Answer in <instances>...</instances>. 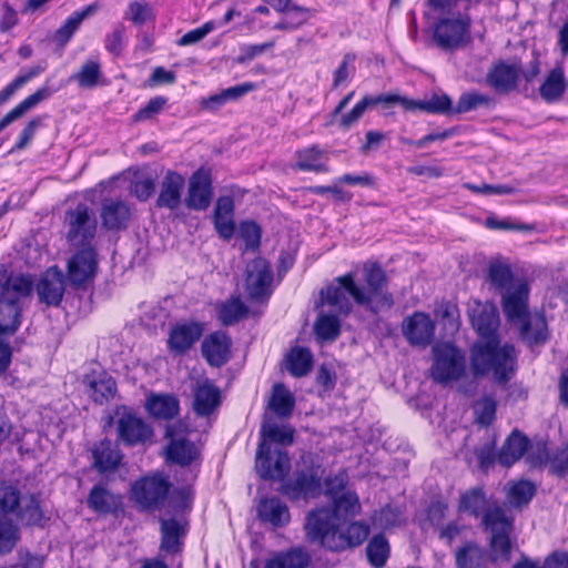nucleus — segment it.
I'll return each instance as SVG.
<instances>
[{"instance_id": "nucleus-1", "label": "nucleus", "mask_w": 568, "mask_h": 568, "mask_svg": "<svg viewBox=\"0 0 568 568\" xmlns=\"http://www.w3.org/2000/svg\"><path fill=\"white\" fill-rule=\"evenodd\" d=\"M363 278L366 286L356 283L353 273L336 277L332 284L321 290L322 302L336 307L343 316H347L352 312L353 306L349 298L373 314L390 310L394 305V297L387 290L388 278L382 266L375 262L365 263Z\"/></svg>"}, {"instance_id": "nucleus-2", "label": "nucleus", "mask_w": 568, "mask_h": 568, "mask_svg": "<svg viewBox=\"0 0 568 568\" xmlns=\"http://www.w3.org/2000/svg\"><path fill=\"white\" fill-rule=\"evenodd\" d=\"M470 371L475 378L491 374L493 381L505 386L516 374L517 352L514 345H500L498 338L479 339L470 348Z\"/></svg>"}, {"instance_id": "nucleus-3", "label": "nucleus", "mask_w": 568, "mask_h": 568, "mask_svg": "<svg viewBox=\"0 0 568 568\" xmlns=\"http://www.w3.org/2000/svg\"><path fill=\"white\" fill-rule=\"evenodd\" d=\"M33 281L30 275L0 268V334L12 335L21 322L20 301L30 296Z\"/></svg>"}, {"instance_id": "nucleus-4", "label": "nucleus", "mask_w": 568, "mask_h": 568, "mask_svg": "<svg viewBox=\"0 0 568 568\" xmlns=\"http://www.w3.org/2000/svg\"><path fill=\"white\" fill-rule=\"evenodd\" d=\"M481 526L489 535L487 557L489 561L507 562L510 560L514 518L508 516L501 505H491L483 515Z\"/></svg>"}, {"instance_id": "nucleus-5", "label": "nucleus", "mask_w": 568, "mask_h": 568, "mask_svg": "<svg viewBox=\"0 0 568 568\" xmlns=\"http://www.w3.org/2000/svg\"><path fill=\"white\" fill-rule=\"evenodd\" d=\"M465 374L466 358L459 348L449 343L434 347L430 376L435 383L447 385L459 381Z\"/></svg>"}, {"instance_id": "nucleus-6", "label": "nucleus", "mask_w": 568, "mask_h": 568, "mask_svg": "<svg viewBox=\"0 0 568 568\" xmlns=\"http://www.w3.org/2000/svg\"><path fill=\"white\" fill-rule=\"evenodd\" d=\"M64 223L68 227L67 240L74 246L92 245L98 222L95 214L85 203H78L65 211Z\"/></svg>"}, {"instance_id": "nucleus-7", "label": "nucleus", "mask_w": 568, "mask_h": 568, "mask_svg": "<svg viewBox=\"0 0 568 568\" xmlns=\"http://www.w3.org/2000/svg\"><path fill=\"white\" fill-rule=\"evenodd\" d=\"M470 18L458 14L455 18H442L435 24L433 39L444 51H455L470 41Z\"/></svg>"}, {"instance_id": "nucleus-8", "label": "nucleus", "mask_w": 568, "mask_h": 568, "mask_svg": "<svg viewBox=\"0 0 568 568\" xmlns=\"http://www.w3.org/2000/svg\"><path fill=\"white\" fill-rule=\"evenodd\" d=\"M337 518L331 507H320L311 510L305 519L304 530L310 542H318L329 550L337 532Z\"/></svg>"}, {"instance_id": "nucleus-9", "label": "nucleus", "mask_w": 568, "mask_h": 568, "mask_svg": "<svg viewBox=\"0 0 568 568\" xmlns=\"http://www.w3.org/2000/svg\"><path fill=\"white\" fill-rule=\"evenodd\" d=\"M118 440L124 446L144 445L153 436V428L136 413L123 407L116 410Z\"/></svg>"}, {"instance_id": "nucleus-10", "label": "nucleus", "mask_w": 568, "mask_h": 568, "mask_svg": "<svg viewBox=\"0 0 568 568\" xmlns=\"http://www.w3.org/2000/svg\"><path fill=\"white\" fill-rule=\"evenodd\" d=\"M68 261L67 280L73 288H85L98 272V254L92 245L80 246Z\"/></svg>"}, {"instance_id": "nucleus-11", "label": "nucleus", "mask_w": 568, "mask_h": 568, "mask_svg": "<svg viewBox=\"0 0 568 568\" xmlns=\"http://www.w3.org/2000/svg\"><path fill=\"white\" fill-rule=\"evenodd\" d=\"M278 491L292 501L316 498L322 493V478L313 469L297 470L282 480Z\"/></svg>"}, {"instance_id": "nucleus-12", "label": "nucleus", "mask_w": 568, "mask_h": 568, "mask_svg": "<svg viewBox=\"0 0 568 568\" xmlns=\"http://www.w3.org/2000/svg\"><path fill=\"white\" fill-rule=\"evenodd\" d=\"M255 467L263 479L283 480L290 471L291 462L286 452L272 450L267 443H260Z\"/></svg>"}, {"instance_id": "nucleus-13", "label": "nucleus", "mask_w": 568, "mask_h": 568, "mask_svg": "<svg viewBox=\"0 0 568 568\" xmlns=\"http://www.w3.org/2000/svg\"><path fill=\"white\" fill-rule=\"evenodd\" d=\"M169 489L170 483L164 477H144L132 486V498L143 509H153L165 500Z\"/></svg>"}, {"instance_id": "nucleus-14", "label": "nucleus", "mask_w": 568, "mask_h": 568, "mask_svg": "<svg viewBox=\"0 0 568 568\" xmlns=\"http://www.w3.org/2000/svg\"><path fill=\"white\" fill-rule=\"evenodd\" d=\"M272 282L273 272L265 258L256 257L246 265L245 290L251 300L268 297Z\"/></svg>"}, {"instance_id": "nucleus-15", "label": "nucleus", "mask_w": 568, "mask_h": 568, "mask_svg": "<svg viewBox=\"0 0 568 568\" xmlns=\"http://www.w3.org/2000/svg\"><path fill=\"white\" fill-rule=\"evenodd\" d=\"M213 199L212 176L207 169L196 170L189 179L187 194L184 204L193 211H205Z\"/></svg>"}, {"instance_id": "nucleus-16", "label": "nucleus", "mask_w": 568, "mask_h": 568, "mask_svg": "<svg viewBox=\"0 0 568 568\" xmlns=\"http://www.w3.org/2000/svg\"><path fill=\"white\" fill-rule=\"evenodd\" d=\"M67 281V276L58 265L50 266L36 286L39 301L47 306H59L64 295Z\"/></svg>"}, {"instance_id": "nucleus-17", "label": "nucleus", "mask_w": 568, "mask_h": 568, "mask_svg": "<svg viewBox=\"0 0 568 568\" xmlns=\"http://www.w3.org/2000/svg\"><path fill=\"white\" fill-rule=\"evenodd\" d=\"M402 333L410 345L425 347L434 338L435 324L428 314L415 312L403 321Z\"/></svg>"}, {"instance_id": "nucleus-18", "label": "nucleus", "mask_w": 568, "mask_h": 568, "mask_svg": "<svg viewBox=\"0 0 568 568\" xmlns=\"http://www.w3.org/2000/svg\"><path fill=\"white\" fill-rule=\"evenodd\" d=\"M203 333L204 326L202 323L193 321L178 323L170 329L168 348L176 355H183L193 347Z\"/></svg>"}, {"instance_id": "nucleus-19", "label": "nucleus", "mask_w": 568, "mask_h": 568, "mask_svg": "<svg viewBox=\"0 0 568 568\" xmlns=\"http://www.w3.org/2000/svg\"><path fill=\"white\" fill-rule=\"evenodd\" d=\"M231 347L230 336L223 331H216L204 337L201 353L210 366L221 367L230 361Z\"/></svg>"}, {"instance_id": "nucleus-20", "label": "nucleus", "mask_w": 568, "mask_h": 568, "mask_svg": "<svg viewBox=\"0 0 568 568\" xmlns=\"http://www.w3.org/2000/svg\"><path fill=\"white\" fill-rule=\"evenodd\" d=\"M192 408L196 416L207 417L221 405V390L213 381L204 378L192 388Z\"/></svg>"}, {"instance_id": "nucleus-21", "label": "nucleus", "mask_w": 568, "mask_h": 568, "mask_svg": "<svg viewBox=\"0 0 568 568\" xmlns=\"http://www.w3.org/2000/svg\"><path fill=\"white\" fill-rule=\"evenodd\" d=\"M87 506L99 515L118 516L123 510V498L104 485H94L87 497Z\"/></svg>"}, {"instance_id": "nucleus-22", "label": "nucleus", "mask_w": 568, "mask_h": 568, "mask_svg": "<svg viewBox=\"0 0 568 568\" xmlns=\"http://www.w3.org/2000/svg\"><path fill=\"white\" fill-rule=\"evenodd\" d=\"M529 288L526 283L518 284L503 295L501 306L507 321L516 326L530 314L528 311Z\"/></svg>"}, {"instance_id": "nucleus-23", "label": "nucleus", "mask_w": 568, "mask_h": 568, "mask_svg": "<svg viewBox=\"0 0 568 568\" xmlns=\"http://www.w3.org/2000/svg\"><path fill=\"white\" fill-rule=\"evenodd\" d=\"M395 103L400 104L405 110L415 111L420 110L427 113L433 114H445L453 115L454 114V104L452 99L443 93L436 94L434 93L429 99L426 100H412L405 97H400L396 94Z\"/></svg>"}, {"instance_id": "nucleus-24", "label": "nucleus", "mask_w": 568, "mask_h": 568, "mask_svg": "<svg viewBox=\"0 0 568 568\" xmlns=\"http://www.w3.org/2000/svg\"><path fill=\"white\" fill-rule=\"evenodd\" d=\"M516 327H518L521 341L529 346L542 345L549 338L547 321L541 312L528 314Z\"/></svg>"}, {"instance_id": "nucleus-25", "label": "nucleus", "mask_w": 568, "mask_h": 568, "mask_svg": "<svg viewBox=\"0 0 568 568\" xmlns=\"http://www.w3.org/2000/svg\"><path fill=\"white\" fill-rule=\"evenodd\" d=\"M185 180L176 171L169 170L160 183V193L156 199L158 207L176 210L181 204L182 190Z\"/></svg>"}, {"instance_id": "nucleus-26", "label": "nucleus", "mask_w": 568, "mask_h": 568, "mask_svg": "<svg viewBox=\"0 0 568 568\" xmlns=\"http://www.w3.org/2000/svg\"><path fill=\"white\" fill-rule=\"evenodd\" d=\"M369 526L364 521H352L343 530L337 529L329 550L342 552L361 546L369 535Z\"/></svg>"}, {"instance_id": "nucleus-27", "label": "nucleus", "mask_w": 568, "mask_h": 568, "mask_svg": "<svg viewBox=\"0 0 568 568\" xmlns=\"http://www.w3.org/2000/svg\"><path fill=\"white\" fill-rule=\"evenodd\" d=\"M100 216L104 229L119 231L128 226L131 211L126 202L120 199H105L102 201Z\"/></svg>"}, {"instance_id": "nucleus-28", "label": "nucleus", "mask_w": 568, "mask_h": 568, "mask_svg": "<svg viewBox=\"0 0 568 568\" xmlns=\"http://www.w3.org/2000/svg\"><path fill=\"white\" fill-rule=\"evenodd\" d=\"M93 457V468L100 474L114 471L120 466L123 455L118 445L110 439H103L97 443L91 449Z\"/></svg>"}, {"instance_id": "nucleus-29", "label": "nucleus", "mask_w": 568, "mask_h": 568, "mask_svg": "<svg viewBox=\"0 0 568 568\" xmlns=\"http://www.w3.org/2000/svg\"><path fill=\"white\" fill-rule=\"evenodd\" d=\"M173 428L166 427L165 436L171 438L165 448L166 460L183 467L191 465L199 455L195 445L186 438H173Z\"/></svg>"}, {"instance_id": "nucleus-30", "label": "nucleus", "mask_w": 568, "mask_h": 568, "mask_svg": "<svg viewBox=\"0 0 568 568\" xmlns=\"http://www.w3.org/2000/svg\"><path fill=\"white\" fill-rule=\"evenodd\" d=\"M312 562L310 551L302 546L277 551L265 560L264 568H308Z\"/></svg>"}, {"instance_id": "nucleus-31", "label": "nucleus", "mask_w": 568, "mask_h": 568, "mask_svg": "<svg viewBox=\"0 0 568 568\" xmlns=\"http://www.w3.org/2000/svg\"><path fill=\"white\" fill-rule=\"evenodd\" d=\"M456 568H487L486 549L475 540H466L454 551Z\"/></svg>"}, {"instance_id": "nucleus-32", "label": "nucleus", "mask_w": 568, "mask_h": 568, "mask_svg": "<svg viewBox=\"0 0 568 568\" xmlns=\"http://www.w3.org/2000/svg\"><path fill=\"white\" fill-rule=\"evenodd\" d=\"M57 89L43 85L39 88L34 93L27 97L23 101L17 104L0 120V132L9 126L12 122L22 118L30 110L36 108L39 103L48 100Z\"/></svg>"}, {"instance_id": "nucleus-33", "label": "nucleus", "mask_w": 568, "mask_h": 568, "mask_svg": "<svg viewBox=\"0 0 568 568\" xmlns=\"http://www.w3.org/2000/svg\"><path fill=\"white\" fill-rule=\"evenodd\" d=\"M257 516L274 527H284L291 519L288 507L277 497L262 499L257 505Z\"/></svg>"}, {"instance_id": "nucleus-34", "label": "nucleus", "mask_w": 568, "mask_h": 568, "mask_svg": "<svg viewBox=\"0 0 568 568\" xmlns=\"http://www.w3.org/2000/svg\"><path fill=\"white\" fill-rule=\"evenodd\" d=\"M519 69L500 62L487 73V83L497 92H509L517 87Z\"/></svg>"}, {"instance_id": "nucleus-35", "label": "nucleus", "mask_w": 568, "mask_h": 568, "mask_svg": "<svg viewBox=\"0 0 568 568\" xmlns=\"http://www.w3.org/2000/svg\"><path fill=\"white\" fill-rule=\"evenodd\" d=\"M529 440L519 430H514L505 440L497 455V460L505 467H510L518 462L528 450Z\"/></svg>"}, {"instance_id": "nucleus-36", "label": "nucleus", "mask_w": 568, "mask_h": 568, "mask_svg": "<svg viewBox=\"0 0 568 568\" xmlns=\"http://www.w3.org/2000/svg\"><path fill=\"white\" fill-rule=\"evenodd\" d=\"M491 505L499 504L497 501H489L481 487H474L462 494L458 510L474 518H483V515Z\"/></svg>"}, {"instance_id": "nucleus-37", "label": "nucleus", "mask_w": 568, "mask_h": 568, "mask_svg": "<svg viewBox=\"0 0 568 568\" xmlns=\"http://www.w3.org/2000/svg\"><path fill=\"white\" fill-rule=\"evenodd\" d=\"M145 408L153 417L169 420L178 416L180 403L172 394H152L146 398Z\"/></svg>"}, {"instance_id": "nucleus-38", "label": "nucleus", "mask_w": 568, "mask_h": 568, "mask_svg": "<svg viewBox=\"0 0 568 568\" xmlns=\"http://www.w3.org/2000/svg\"><path fill=\"white\" fill-rule=\"evenodd\" d=\"M396 94H378L374 97H364L357 102L353 109L344 114L339 120V126L343 129L351 128L352 124L357 122L364 112L369 108L377 104L392 105L395 104Z\"/></svg>"}, {"instance_id": "nucleus-39", "label": "nucleus", "mask_w": 568, "mask_h": 568, "mask_svg": "<svg viewBox=\"0 0 568 568\" xmlns=\"http://www.w3.org/2000/svg\"><path fill=\"white\" fill-rule=\"evenodd\" d=\"M255 89L252 82L241 83L222 90L220 93L202 99L201 105L209 111H216L229 101H236Z\"/></svg>"}, {"instance_id": "nucleus-40", "label": "nucleus", "mask_w": 568, "mask_h": 568, "mask_svg": "<svg viewBox=\"0 0 568 568\" xmlns=\"http://www.w3.org/2000/svg\"><path fill=\"white\" fill-rule=\"evenodd\" d=\"M470 321L473 327L481 337L480 339L498 338L496 331L499 321L493 307H484L479 311H474Z\"/></svg>"}, {"instance_id": "nucleus-41", "label": "nucleus", "mask_w": 568, "mask_h": 568, "mask_svg": "<svg viewBox=\"0 0 568 568\" xmlns=\"http://www.w3.org/2000/svg\"><path fill=\"white\" fill-rule=\"evenodd\" d=\"M536 485L526 479L514 481L509 485L506 493V500L510 507L521 509L529 505L536 495Z\"/></svg>"}, {"instance_id": "nucleus-42", "label": "nucleus", "mask_w": 568, "mask_h": 568, "mask_svg": "<svg viewBox=\"0 0 568 568\" xmlns=\"http://www.w3.org/2000/svg\"><path fill=\"white\" fill-rule=\"evenodd\" d=\"M101 63L98 60H87L78 72L71 74L70 81L77 82L81 89H93L101 84L102 79Z\"/></svg>"}, {"instance_id": "nucleus-43", "label": "nucleus", "mask_w": 568, "mask_h": 568, "mask_svg": "<svg viewBox=\"0 0 568 568\" xmlns=\"http://www.w3.org/2000/svg\"><path fill=\"white\" fill-rule=\"evenodd\" d=\"M390 555V546L383 534L372 537L366 546L367 561L373 568H384Z\"/></svg>"}, {"instance_id": "nucleus-44", "label": "nucleus", "mask_w": 568, "mask_h": 568, "mask_svg": "<svg viewBox=\"0 0 568 568\" xmlns=\"http://www.w3.org/2000/svg\"><path fill=\"white\" fill-rule=\"evenodd\" d=\"M312 365L313 355L306 347H294L286 356V368L294 377L307 375Z\"/></svg>"}, {"instance_id": "nucleus-45", "label": "nucleus", "mask_w": 568, "mask_h": 568, "mask_svg": "<svg viewBox=\"0 0 568 568\" xmlns=\"http://www.w3.org/2000/svg\"><path fill=\"white\" fill-rule=\"evenodd\" d=\"M565 75L561 68L552 69L539 88L540 97L548 103L558 101L565 92Z\"/></svg>"}, {"instance_id": "nucleus-46", "label": "nucleus", "mask_w": 568, "mask_h": 568, "mask_svg": "<svg viewBox=\"0 0 568 568\" xmlns=\"http://www.w3.org/2000/svg\"><path fill=\"white\" fill-rule=\"evenodd\" d=\"M13 514L26 525H38L43 518L40 500L36 495H19V506Z\"/></svg>"}, {"instance_id": "nucleus-47", "label": "nucleus", "mask_w": 568, "mask_h": 568, "mask_svg": "<svg viewBox=\"0 0 568 568\" xmlns=\"http://www.w3.org/2000/svg\"><path fill=\"white\" fill-rule=\"evenodd\" d=\"M89 388L93 400L98 404H103L113 398L116 392V384L111 376L104 373L89 377Z\"/></svg>"}, {"instance_id": "nucleus-48", "label": "nucleus", "mask_w": 568, "mask_h": 568, "mask_svg": "<svg viewBox=\"0 0 568 568\" xmlns=\"http://www.w3.org/2000/svg\"><path fill=\"white\" fill-rule=\"evenodd\" d=\"M295 406V399L293 395L287 390L284 384H275L273 386V393L268 402V407L278 417L291 416Z\"/></svg>"}, {"instance_id": "nucleus-49", "label": "nucleus", "mask_w": 568, "mask_h": 568, "mask_svg": "<svg viewBox=\"0 0 568 568\" xmlns=\"http://www.w3.org/2000/svg\"><path fill=\"white\" fill-rule=\"evenodd\" d=\"M494 105L495 100L490 95L476 91H467L459 97L457 103L454 105V114H463L481 106L491 108Z\"/></svg>"}, {"instance_id": "nucleus-50", "label": "nucleus", "mask_w": 568, "mask_h": 568, "mask_svg": "<svg viewBox=\"0 0 568 568\" xmlns=\"http://www.w3.org/2000/svg\"><path fill=\"white\" fill-rule=\"evenodd\" d=\"M95 4H89L81 11L73 12L65 22L57 30L55 40L65 44L78 30L82 21L95 11Z\"/></svg>"}, {"instance_id": "nucleus-51", "label": "nucleus", "mask_w": 568, "mask_h": 568, "mask_svg": "<svg viewBox=\"0 0 568 568\" xmlns=\"http://www.w3.org/2000/svg\"><path fill=\"white\" fill-rule=\"evenodd\" d=\"M337 314L321 313L314 325L315 334L324 341H335L341 333L339 312L334 307Z\"/></svg>"}, {"instance_id": "nucleus-52", "label": "nucleus", "mask_w": 568, "mask_h": 568, "mask_svg": "<svg viewBox=\"0 0 568 568\" xmlns=\"http://www.w3.org/2000/svg\"><path fill=\"white\" fill-rule=\"evenodd\" d=\"M331 509L335 511L336 518H348L358 515L362 506L356 493L348 490L333 499V507H331Z\"/></svg>"}, {"instance_id": "nucleus-53", "label": "nucleus", "mask_w": 568, "mask_h": 568, "mask_svg": "<svg viewBox=\"0 0 568 568\" xmlns=\"http://www.w3.org/2000/svg\"><path fill=\"white\" fill-rule=\"evenodd\" d=\"M323 151L317 145L300 150L296 152V168L302 171L325 172L327 168L320 160Z\"/></svg>"}, {"instance_id": "nucleus-54", "label": "nucleus", "mask_w": 568, "mask_h": 568, "mask_svg": "<svg viewBox=\"0 0 568 568\" xmlns=\"http://www.w3.org/2000/svg\"><path fill=\"white\" fill-rule=\"evenodd\" d=\"M497 412V402L493 395H485L474 404L475 422L481 427L490 426Z\"/></svg>"}, {"instance_id": "nucleus-55", "label": "nucleus", "mask_w": 568, "mask_h": 568, "mask_svg": "<svg viewBox=\"0 0 568 568\" xmlns=\"http://www.w3.org/2000/svg\"><path fill=\"white\" fill-rule=\"evenodd\" d=\"M181 525L174 519L161 520V549L165 551H178L180 546Z\"/></svg>"}, {"instance_id": "nucleus-56", "label": "nucleus", "mask_w": 568, "mask_h": 568, "mask_svg": "<svg viewBox=\"0 0 568 568\" xmlns=\"http://www.w3.org/2000/svg\"><path fill=\"white\" fill-rule=\"evenodd\" d=\"M261 443L270 440L282 445H291L294 440V430L287 426L264 423L261 428Z\"/></svg>"}, {"instance_id": "nucleus-57", "label": "nucleus", "mask_w": 568, "mask_h": 568, "mask_svg": "<svg viewBox=\"0 0 568 568\" xmlns=\"http://www.w3.org/2000/svg\"><path fill=\"white\" fill-rule=\"evenodd\" d=\"M247 307L240 298H231L219 308V320L224 326H230L245 317Z\"/></svg>"}, {"instance_id": "nucleus-58", "label": "nucleus", "mask_w": 568, "mask_h": 568, "mask_svg": "<svg viewBox=\"0 0 568 568\" xmlns=\"http://www.w3.org/2000/svg\"><path fill=\"white\" fill-rule=\"evenodd\" d=\"M239 235L245 242L247 251H256L261 245L262 230L253 221H243L239 226Z\"/></svg>"}, {"instance_id": "nucleus-59", "label": "nucleus", "mask_w": 568, "mask_h": 568, "mask_svg": "<svg viewBox=\"0 0 568 568\" xmlns=\"http://www.w3.org/2000/svg\"><path fill=\"white\" fill-rule=\"evenodd\" d=\"M548 471L552 476L559 478L568 476V444L559 447L550 454Z\"/></svg>"}, {"instance_id": "nucleus-60", "label": "nucleus", "mask_w": 568, "mask_h": 568, "mask_svg": "<svg viewBox=\"0 0 568 568\" xmlns=\"http://www.w3.org/2000/svg\"><path fill=\"white\" fill-rule=\"evenodd\" d=\"M488 278L499 290H507L513 282V272L506 264L491 263L488 268Z\"/></svg>"}, {"instance_id": "nucleus-61", "label": "nucleus", "mask_w": 568, "mask_h": 568, "mask_svg": "<svg viewBox=\"0 0 568 568\" xmlns=\"http://www.w3.org/2000/svg\"><path fill=\"white\" fill-rule=\"evenodd\" d=\"M44 118L45 116H41V115L34 116L24 125V128L22 129V131L19 134V138H18L16 144L10 150V153H14V152L24 150L31 143L38 128H40L43 124Z\"/></svg>"}, {"instance_id": "nucleus-62", "label": "nucleus", "mask_w": 568, "mask_h": 568, "mask_svg": "<svg viewBox=\"0 0 568 568\" xmlns=\"http://www.w3.org/2000/svg\"><path fill=\"white\" fill-rule=\"evenodd\" d=\"M19 538L18 527L11 521L0 520V555L10 552Z\"/></svg>"}, {"instance_id": "nucleus-63", "label": "nucleus", "mask_w": 568, "mask_h": 568, "mask_svg": "<svg viewBox=\"0 0 568 568\" xmlns=\"http://www.w3.org/2000/svg\"><path fill=\"white\" fill-rule=\"evenodd\" d=\"M19 494L12 485L0 484V515L14 513L19 506Z\"/></svg>"}, {"instance_id": "nucleus-64", "label": "nucleus", "mask_w": 568, "mask_h": 568, "mask_svg": "<svg viewBox=\"0 0 568 568\" xmlns=\"http://www.w3.org/2000/svg\"><path fill=\"white\" fill-rule=\"evenodd\" d=\"M356 55L354 53H346L338 68L334 71L332 88L337 89L345 81L348 80L351 74L354 72V61Z\"/></svg>"}]
</instances>
